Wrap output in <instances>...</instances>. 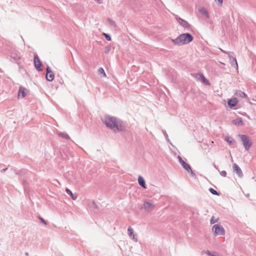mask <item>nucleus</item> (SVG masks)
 I'll list each match as a JSON object with an SVG mask.
<instances>
[{"mask_svg":"<svg viewBox=\"0 0 256 256\" xmlns=\"http://www.w3.org/2000/svg\"><path fill=\"white\" fill-rule=\"evenodd\" d=\"M176 20H177L178 22L184 28H188L189 27L188 24L185 20L178 16H176Z\"/></svg>","mask_w":256,"mask_h":256,"instance_id":"nucleus-10","label":"nucleus"},{"mask_svg":"<svg viewBox=\"0 0 256 256\" xmlns=\"http://www.w3.org/2000/svg\"><path fill=\"white\" fill-rule=\"evenodd\" d=\"M199 11L202 14L205 15L206 18H208V12L206 8H202L200 9Z\"/></svg>","mask_w":256,"mask_h":256,"instance_id":"nucleus-19","label":"nucleus"},{"mask_svg":"<svg viewBox=\"0 0 256 256\" xmlns=\"http://www.w3.org/2000/svg\"><path fill=\"white\" fill-rule=\"evenodd\" d=\"M128 236L132 238L134 241H137V238L136 237L135 235L134 234V230L132 227L129 226L128 230Z\"/></svg>","mask_w":256,"mask_h":256,"instance_id":"nucleus-11","label":"nucleus"},{"mask_svg":"<svg viewBox=\"0 0 256 256\" xmlns=\"http://www.w3.org/2000/svg\"><path fill=\"white\" fill-rule=\"evenodd\" d=\"M235 94L236 96L242 97V98H246L247 97L246 94L244 92H242L241 91H236V92Z\"/></svg>","mask_w":256,"mask_h":256,"instance_id":"nucleus-17","label":"nucleus"},{"mask_svg":"<svg viewBox=\"0 0 256 256\" xmlns=\"http://www.w3.org/2000/svg\"><path fill=\"white\" fill-rule=\"evenodd\" d=\"M220 174L222 176H226V171H222Z\"/></svg>","mask_w":256,"mask_h":256,"instance_id":"nucleus-28","label":"nucleus"},{"mask_svg":"<svg viewBox=\"0 0 256 256\" xmlns=\"http://www.w3.org/2000/svg\"><path fill=\"white\" fill-rule=\"evenodd\" d=\"M103 35L105 36L106 38L108 40L110 41L111 40V38L110 36H108V34L103 33Z\"/></svg>","mask_w":256,"mask_h":256,"instance_id":"nucleus-25","label":"nucleus"},{"mask_svg":"<svg viewBox=\"0 0 256 256\" xmlns=\"http://www.w3.org/2000/svg\"><path fill=\"white\" fill-rule=\"evenodd\" d=\"M225 140L230 144H232L234 142V139L230 137L227 136L225 138Z\"/></svg>","mask_w":256,"mask_h":256,"instance_id":"nucleus-18","label":"nucleus"},{"mask_svg":"<svg viewBox=\"0 0 256 256\" xmlns=\"http://www.w3.org/2000/svg\"><path fill=\"white\" fill-rule=\"evenodd\" d=\"M240 137L243 142L244 146L246 150H248L252 144V142L246 135H240Z\"/></svg>","mask_w":256,"mask_h":256,"instance_id":"nucleus-4","label":"nucleus"},{"mask_svg":"<svg viewBox=\"0 0 256 256\" xmlns=\"http://www.w3.org/2000/svg\"><path fill=\"white\" fill-rule=\"evenodd\" d=\"M144 208L148 212H150L154 208V204L150 202H144Z\"/></svg>","mask_w":256,"mask_h":256,"instance_id":"nucleus-6","label":"nucleus"},{"mask_svg":"<svg viewBox=\"0 0 256 256\" xmlns=\"http://www.w3.org/2000/svg\"><path fill=\"white\" fill-rule=\"evenodd\" d=\"M216 4L218 6H221L222 4V1H218Z\"/></svg>","mask_w":256,"mask_h":256,"instance_id":"nucleus-27","label":"nucleus"},{"mask_svg":"<svg viewBox=\"0 0 256 256\" xmlns=\"http://www.w3.org/2000/svg\"><path fill=\"white\" fill-rule=\"evenodd\" d=\"M98 74H102L103 77H106V74L104 72V70L102 68H99L98 69Z\"/></svg>","mask_w":256,"mask_h":256,"instance_id":"nucleus-20","label":"nucleus"},{"mask_svg":"<svg viewBox=\"0 0 256 256\" xmlns=\"http://www.w3.org/2000/svg\"><path fill=\"white\" fill-rule=\"evenodd\" d=\"M65 137H66V138H69V137H68V135H67V134H66V135L65 136Z\"/></svg>","mask_w":256,"mask_h":256,"instance_id":"nucleus-30","label":"nucleus"},{"mask_svg":"<svg viewBox=\"0 0 256 256\" xmlns=\"http://www.w3.org/2000/svg\"><path fill=\"white\" fill-rule=\"evenodd\" d=\"M34 63L36 70L38 71L42 70L40 67L42 66V64L37 55L34 56Z\"/></svg>","mask_w":256,"mask_h":256,"instance_id":"nucleus-7","label":"nucleus"},{"mask_svg":"<svg viewBox=\"0 0 256 256\" xmlns=\"http://www.w3.org/2000/svg\"><path fill=\"white\" fill-rule=\"evenodd\" d=\"M193 40V36L190 34H180L176 39L172 40L174 44L182 46L189 44Z\"/></svg>","mask_w":256,"mask_h":256,"instance_id":"nucleus-2","label":"nucleus"},{"mask_svg":"<svg viewBox=\"0 0 256 256\" xmlns=\"http://www.w3.org/2000/svg\"><path fill=\"white\" fill-rule=\"evenodd\" d=\"M212 231L216 236H224L225 234L224 229L220 224H214L212 228Z\"/></svg>","mask_w":256,"mask_h":256,"instance_id":"nucleus-3","label":"nucleus"},{"mask_svg":"<svg viewBox=\"0 0 256 256\" xmlns=\"http://www.w3.org/2000/svg\"><path fill=\"white\" fill-rule=\"evenodd\" d=\"M179 161L180 164L182 166L183 168L188 172H192L190 165L186 163L184 160H183L180 157H179Z\"/></svg>","mask_w":256,"mask_h":256,"instance_id":"nucleus-9","label":"nucleus"},{"mask_svg":"<svg viewBox=\"0 0 256 256\" xmlns=\"http://www.w3.org/2000/svg\"><path fill=\"white\" fill-rule=\"evenodd\" d=\"M66 193H67L69 195H70V196H71V198H72V200H76V198H77V196H76V195H74V194H72V191H71V190H70L69 189L66 188Z\"/></svg>","mask_w":256,"mask_h":256,"instance_id":"nucleus-16","label":"nucleus"},{"mask_svg":"<svg viewBox=\"0 0 256 256\" xmlns=\"http://www.w3.org/2000/svg\"><path fill=\"white\" fill-rule=\"evenodd\" d=\"M233 59L234 60L235 62H236V68H238V63H237V62H236V58H233Z\"/></svg>","mask_w":256,"mask_h":256,"instance_id":"nucleus-29","label":"nucleus"},{"mask_svg":"<svg viewBox=\"0 0 256 256\" xmlns=\"http://www.w3.org/2000/svg\"><path fill=\"white\" fill-rule=\"evenodd\" d=\"M233 168L234 170L240 176H242V171L238 165H237L236 164H233Z\"/></svg>","mask_w":256,"mask_h":256,"instance_id":"nucleus-12","label":"nucleus"},{"mask_svg":"<svg viewBox=\"0 0 256 256\" xmlns=\"http://www.w3.org/2000/svg\"><path fill=\"white\" fill-rule=\"evenodd\" d=\"M38 218H39V219L45 225L47 224V222L43 218H42L40 216H39Z\"/></svg>","mask_w":256,"mask_h":256,"instance_id":"nucleus-26","label":"nucleus"},{"mask_svg":"<svg viewBox=\"0 0 256 256\" xmlns=\"http://www.w3.org/2000/svg\"><path fill=\"white\" fill-rule=\"evenodd\" d=\"M18 96H22V98H24L26 96V93H25V89L22 88H20L19 90Z\"/></svg>","mask_w":256,"mask_h":256,"instance_id":"nucleus-15","label":"nucleus"},{"mask_svg":"<svg viewBox=\"0 0 256 256\" xmlns=\"http://www.w3.org/2000/svg\"><path fill=\"white\" fill-rule=\"evenodd\" d=\"M238 100L236 98H230L228 101V104L230 108H232L237 105Z\"/></svg>","mask_w":256,"mask_h":256,"instance_id":"nucleus-8","label":"nucleus"},{"mask_svg":"<svg viewBox=\"0 0 256 256\" xmlns=\"http://www.w3.org/2000/svg\"><path fill=\"white\" fill-rule=\"evenodd\" d=\"M207 254L209 256H220V254L216 252L211 253L208 251L207 252Z\"/></svg>","mask_w":256,"mask_h":256,"instance_id":"nucleus-24","label":"nucleus"},{"mask_svg":"<svg viewBox=\"0 0 256 256\" xmlns=\"http://www.w3.org/2000/svg\"><path fill=\"white\" fill-rule=\"evenodd\" d=\"M200 77H201V80L204 83L206 84H209V82H208V80L204 76H201Z\"/></svg>","mask_w":256,"mask_h":256,"instance_id":"nucleus-22","label":"nucleus"},{"mask_svg":"<svg viewBox=\"0 0 256 256\" xmlns=\"http://www.w3.org/2000/svg\"><path fill=\"white\" fill-rule=\"evenodd\" d=\"M219 218H215L214 216H212L210 220V224H214L218 222Z\"/></svg>","mask_w":256,"mask_h":256,"instance_id":"nucleus-21","label":"nucleus"},{"mask_svg":"<svg viewBox=\"0 0 256 256\" xmlns=\"http://www.w3.org/2000/svg\"><path fill=\"white\" fill-rule=\"evenodd\" d=\"M232 123L236 126H242L244 124L242 118H240L234 120Z\"/></svg>","mask_w":256,"mask_h":256,"instance_id":"nucleus-13","label":"nucleus"},{"mask_svg":"<svg viewBox=\"0 0 256 256\" xmlns=\"http://www.w3.org/2000/svg\"><path fill=\"white\" fill-rule=\"evenodd\" d=\"M138 182L139 184L144 188H146V184L144 179L141 176H139L138 178Z\"/></svg>","mask_w":256,"mask_h":256,"instance_id":"nucleus-14","label":"nucleus"},{"mask_svg":"<svg viewBox=\"0 0 256 256\" xmlns=\"http://www.w3.org/2000/svg\"><path fill=\"white\" fill-rule=\"evenodd\" d=\"M46 71V79L50 82L53 80L54 77V74L53 72L50 69V68L48 66L47 67Z\"/></svg>","mask_w":256,"mask_h":256,"instance_id":"nucleus-5","label":"nucleus"},{"mask_svg":"<svg viewBox=\"0 0 256 256\" xmlns=\"http://www.w3.org/2000/svg\"><path fill=\"white\" fill-rule=\"evenodd\" d=\"M104 122L106 126L112 129L115 132L126 130V127L124 123L116 118L109 116H106Z\"/></svg>","mask_w":256,"mask_h":256,"instance_id":"nucleus-1","label":"nucleus"},{"mask_svg":"<svg viewBox=\"0 0 256 256\" xmlns=\"http://www.w3.org/2000/svg\"><path fill=\"white\" fill-rule=\"evenodd\" d=\"M210 192L213 194L218 196L219 194L214 188H210Z\"/></svg>","mask_w":256,"mask_h":256,"instance_id":"nucleus-23","label":"nucleus"}]
</instances>
